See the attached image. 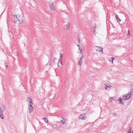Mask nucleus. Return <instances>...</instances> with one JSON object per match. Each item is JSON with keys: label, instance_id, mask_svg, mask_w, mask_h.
<instances>
[{"label": "nucleus", "instance_id": "f257e3e1", "mask_svg": "<svg viewBox=\"0 0 133 133\" xmlns=\"http://www.w3.org/2000/svg\"><path fill=\"white\" fill-rule=\"evenodd\" d=\"M16 17L19 22V24L22 23H23V18L22 16L20 15H18L17 16H16Z\"/></svg>", "mask_w": 133, "mask_h": 133}, {"label": "nucleus", "instance_id": "f03ea898", "mask_svg": "<svg viewBox=\"0 0 133 133\" xmlns=\"http://www.w3.org/2000/svg\"><path fill=\"white\" fill-rule=\"evenodd\" d=\"M80 119L82 120H85L86 118V114H81L79 116Z\"/></svg>", "mask_w": 133, "mask_h": 133}, {"label": "nucleus", "instance_id": "7ed1b4c3", "mask_svg": "<svg viewBox=\"0 0 133 133\" xmlns=\"http://www.w3.org/2000/svg\"><path fill=\"white\" fill-rule=\"evenodd\" d=\"M95 48L96 50L100 52H103V48L102 47L99 46H96L95 47Z\"/></svg>", "mask_w": 133, "mask_h": 133}, {"label": "nucleus", "instance_id": "20e7f679", "mask_svg": "<svg viewBox=\"0 0 133 133\" xmlns=\"http://www.w3.org/2000/svg\"><path fill=\"white\" fill-rule=\"evenodd\" d=\"M50 2L51 3V4H49V7H50L51 10L52 11H54V10L55 9V6L53 5L54 3H53L52 2Z\"/></svg>", "mask_w": 133, "mask_h": 133}, {"label": "nucleus", "instance_id": "39448f33", "mask_svg": "<svg viewBox=\"0 0 133 133\" xmlns=\"http://www.w3.org/2000/svg\"><path fill=\"white\" fill-rule=\"evenodd\" d=\"M3 111L1 109V107H0V117L3 119H4V117H3Z\"/></svg>", "mask_w": 133, "mask_h": 133}, {"label": "nucleus", "instance_id": "423d86ee", "mask_svg": "<svg viewBox=\"0 0 133 133\" xmlns=\"http://www.w3.org/2000/svg\"><path fill=\"white\" fill-rule=\"evenodd\" d=\"M27 101L29 102V105H32V101L31 98L30 97H28L27 99Z\"/></svg>", "mask_w": 133, "mask_h": 133}, {"label": "nucleus", "instance_id": "0eeeda50", "mask_svg": "<svg viewBox=\"0 0 133 133\" xmlns=\"http://www.w3.org/2000/svg\"><path fill=\"white\" fill-rule=\"evenodd\" d=\"M84 59V58L83 57V56H82L80 58L79 61L78 62V64L80 66H81V64L82 63V62L83 61V60Z\"/></svg>", "mask_w": 133, "mask_h": 133}, {"label": "nucleus", "instance_id": "6e6552de", "mask_svg": "<svg viewBox=\"0 0 133 133\" xmlns=\"http://www.w3.org/2000/svg\"><path fill=\"white\" fill-rule=\"evenodd\" d=\"M32 105H29V110L30 113H31L33 111L34 107L32 106Z\"/></svg>", "mask_w": 133, "mask_h": 133}, {"label": "nucleus", "instance_id": "1a4fd4ad", "mask_svg": "<svg viewBox=\"0 0 133 133\" xmlns=\"http://www.w3.org/2000/svg\"><path fill=\"white\" fill-rule=\"evenodd\" d=\"M70 24L69 23H68L64 26V29H68L70 27Z\"/></svg>", "mask_w": 133, "mask_h": 133}, {"label": "nucleus", "instance_id": "9d476101", "mask_svg": "<svg viewBox=\"0 0 133 133\" xmlns=\"http://www.w3.org/2000/svg\"><path fill=\"white\" fill-rule=\"evenodd\" d=\"M123 99L121 98H119L118 100V101L119 102V104H123V103H122V102L123 101Z\"/></svg>", "mask_w": 133, "mask_h": 133}, {"label": "nucleus", "instance_id": "9b49d317", "mask_svg": "<svg viewBox=\"0 0 133 133\" xmlns=\"http://www.w3.org/2000/svg\"><path fill=\"white\" fill-rule=\"evenodd\" d=\"M104 85L106 86V87L105 88V89L106 90H107L108 88H110V86H111L109 84H108L107 83H105L104 84Z\"/></svg>", "mask_w": 133, "mask_h": 133}, {"label": "nucleus", "instance_id": "f8f14e48", "mask_svg": "<svg viewBox=\"0 0 133 133\" xmlns=\"http://www.w3.org/2000/svg\"><path fill=\"white\" fill-rule=\"evenodd\" d=\"M63 120H61V123L62 124H65V123L66 122V119H64L63 118H62Z\"/></svg>", "mask_w": 133, "mask_h": 133}, {"label": "nucleus", "instance_id": "ddd939ff", "mask_svg": "<svg viewBox=\"0 0 133 133\" xmlns=\"http://www.w3.org/2000/svg\"><path fill=\"white\" fill-rule=\"evenodd\" d=\"M115 17L116 18V19H117V22H120L121 21V20L119 18L118 15H116Z\"/></svg>", "mask_w": 133, "mask_h": 133}, {"label": "nucleus", "instance_id": "4468645a", "mask_svg": "<svg viewBox=\"0 0 133 133\" xmlns=\"http://www.w3.org/2000/svg\"><path fill=\"white\" fill-rule=\"evenodd\" d=\"M125 95L126 96V97L127 99H128V100H129L130 98L131 97V96L128 95V94H125Z\"/></svg>", "mask_w": 133, "mask_h": 133}, {"label": "nucleus", "instance_id": "2eb2a0df", "mask_svg": "<svg viewBox=\"0 0 133 133\" xmlns=\"http://www.w3.org/2000/svg\"><path fill=\"white\" fill-rule=\"evenodd\" d=\"M131 91H130L129 92H128V95L131 96L132 95V91H133V90L131 89Z\"/></svg>", "mask_w": 133, "mask_h": 133}, {"label": "nucleus", "instance_id": "dca6fc26", "mask_svg": "<svg viewBox=\"0 0 133 133\" xmlns=\"http://www.w3.org/2000/svg\"><path fill=\"white\" fill-rule=\"evenodd\" d=\"M123 99L124 100H128V99H127V97H126V95H125V94L124 95H123Z\"/></svg>", "mask_w": 133, "mask_h": 133}, {"label": "nucleus", "instance_id": "f3484780", "mask_svg": "<svg viewBox=\"0 0 133 133\" xmlns=\"http://www.w3.org/2000/svg\"><path fill=\"white\" fill-rule=\"evenodd\" d=\"M63 55L62 54L60 53V59L62 61V58H63Z\"/></svg>", "mask_w": 133, "mask_h": 133}, {"label": "nucleus", "instance_id": "a211bd4d", "mask_svg": "<svg viewBox=\"0 0 133 133\" xmlns=\"http://www.w3.org/2000/svg\"><path fill=\"white\" fill-rule=\"evenodd\" d=\"M44 119L45 122L46 123H48V120L47 119H46V118H42V119Z\"/></svg>", "mask_w": 133, "mask_h": 133}, {"label": "nucleus", "instance_id": "6ab92c4d", "mask_svg": "<svg viewBox=\"0 0 133 133\" xmlns=\"http://www.w3.org/2000/svg\"><path fill=\"white\" fill-rule=\"evenodd\" d=\"M2 107L3 108V111H4L6 109L5 106L4 105H2Z\"/></svg>", "mask_w": 133, "mask_h": 133}, {"label": "nucleus", "instance_id": "aec40b11", "mask_svg": "<svg viewBox=\"0 0 133 133\" xmlns=\"http://www.w3.org/2000/svg\"><path fill=\"white\" fill-rule=\"evenodd\" d=\"M111 58L112 59V61H111V62H112V63H113V60L115 59V58L113 57H111Z\"/></svg>", "mask_w": 133, "mask_h": 133}, {"label": "nucleus", "instance_id": "412c9836", "mask_svg": "<svg viewBox=\"0 0 133 133\" xmlns=\"http://www.w3.org/2000/svg\"><path fill=\"white\" fill-rule=\"evenodd\" d=\"M79 49L80 50L81 52H82V48L80 47H79Z\"/></svg>", "mask_w": 133, "mask_h": 133}, {"label": "nucleus", "instance_id": "4be33fe9", "mask_svg": "<svg viewBox=\"0 0 133 133\" xmlns=\"http://www.w3.org/2000/svg\"><path fill=\"white\" fill-rule=\"evenodd\" d=\"M131 128L128 131V132L129 133H132V131L131 132Z\"/></svg>", "mask_w": 133, "mask_h": 133}, {"label": "nucleus", "instance_id": "5701e85b", "mask_svg": "<svg viewBox=\"0 0 133 133\" xmlns=\"http://www.w3.org/2000/svg\"><path fill=\"white\" fill-rule=\"evenodd\" d=\"M117 115V114L115 112L113 113V116H115Z\"/></svg>", "mask_w": 133, "mask_h": 133}, {"label": "nucleus", "instance_id": "b1692460", "mask_svg": "<svg viewBox=\"0 0 133 133\" xmlns=\"http://www.w3.org/2000/svg\"><path fill=\"white\" fill-rule=\"evenodd\" d=\"M15 55H16V56H17L18 55V53L17 52H15Z\"/></svg>", "mask_w": 133, "mask_h": 133}, {"label": "nucleus", "instance_id": "393cba45", "mask_svg": "<svg viewBox=\"0 0 133 133\" xmlns=\"http://www.w3.org/2000/svg\"><path fill=\"white\" fill-rule=\"evenodd\" d=\"M77 40L78 42L79 43L80 42V39L79 38H78Z\"/></svg>", "mask_w": 133, "mask_h": 133}, {"label": "nucleus", "instance_id": "a878e982", "mask_svg": "<svg viewBox=\"0 0 133 133\" xmlns=\"http://www.w3.org/2000/svg\"><path fill=\"white\" fill-rule=\"evenodd\" d=\"M127 34H128L129 35V30H128V33H127Z\"/></svg>", "mask_w": 133, "mask_h": 133}, {"label": "nucleus", "instance_id": "bb28decb", "mask_svg": "<svg viewBox=\"0 0 133 133\" xmlns=\"http://www.w3.org/2000/svg\"><path fill=\"white\" fill-rule=\"evenodd\" d=\"M77 46H78V48L80 47L79 45H77Z\"/></svg>", "mask_w": 133, "mask_h": 133}, {"label": "nucleus", "instance_id": "cd10ccee", "mask_svg": "<svg viewBox=\"0 0 133 133\" xmlns=\"http://www.w3.org/2000/svg\"><path fill=\"white\" fill-rule=\"evenodd\" d=\"M8 67V65H6V69H7V68Z\"/></svg>", "mask_w": 133, "mask_h": 133}, {"label": "nucleus", "instance_id": "c85d7f7f", "mask_svg": "<svg viewBox=\"0 0 133 133\" xmlns=\"http://www.w3.org/2000/svg\"><path fill=\"white\" fill-rule=\"evenodd\" d=\"M61 64L62 65V62H61Z\"/></svg>", "mask_w": 133, "mask_h": 133}, {"label": "nucleus", "instance_id": "c756f323", "mask_svg": "<svg viewBox=\"0 0 133 133\" xmlns=\"http://www.w3.org/2000/svg\"><path fill=\"white\" fill-rule=\"evenodd\" d=\"M96 25H95V27L94 28H94H95V27H96Z\"/></svg>", "mask_w": 133, "mask_h": 133}, {"label": "nucleus", "instance_id": "7c9ffc66", "mask_svg": "<svg viewBox=\"0 0 133 133\" xmlns=\"http://www.w3.org/2000/svg\"><path fill=\"white\" fill-rule=\"evenodd\" d=\"M95 32V30H94V32H93V33H94Z\"/></svg>", "mask_w": 133, "mask_h": 133}, {"label": "nucleus", "instance_id": "2f4dec72", "mask_svg": "<svg viewBox=\"0 0 133 133\" xmlns=\"http://www.w3.org/2000/svg\"><path fill=\"white\" fill-rule=\"evenodd\" d=\"M109 61L110 62H111V60H109Z\"/></svg>", "mask_w": 133, "mask_h": 133}, {"label": "nucleus", "instance_id": "473e14b6", "mask_svg": "<svg viewBox=\"0 0 133 133\" xmlns=\"http://www.w3.org/2000/svg\"><path fill=\"white\" fill-rule=\"evenodd\" d=\"M127 133H129L128 132Z\"/></svg>", "mask_w": 133, "mask_h": 133}, {"label": "nucleus", "instance_id": "72a5a7b5", "mask_svg": "<svg viewBox=\"0 0 133 133\" xmlns=\"http://www.w3.org/2000/svg\"><path fill=\"white\" fill-rule=\"evenodd\" d=\"M132 132H133V130L132 131Z\"/></svg>", "mask_w": 133, "mask_h": 133}]
</instances>
